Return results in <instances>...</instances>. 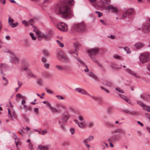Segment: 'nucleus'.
Returning a JSON list of instances; mask_svg holds the SVG:
<instances>
[{
  "label": "nucleus",
  "mask_w": 150,
  "mask_h": 150,
  "mask_svg": "<svg viewBox=\"0 0 150 150\" xmlns=\"http://www.w3.org/2000/svg\"><path fill=\"white\" fill-rule=\"evenodd\" d=\"M105 125L111 127H115V125L112 123L110 122H105Z\"/></svg>",
  "instance_id": "nucleus-28"
},
{
  "label": "nucleus",
  "mask_w": 150,
  "mask_h": 150,
  "mask_svg": "<svg viewBox=\"0 0 150 150\" xmlns=\"http://www.w3.org/2000/svg\"><path fill=\"white\" fill-rule=\"evenodd\" d=\"M18 133L19 134L21 135H23L24 133V132L22 129H21L20 131H19Z\"/></svg>",
  "instance_id": "nucleus-61"
},
{
  "label": "nucleus",
  "mask_w": 150,
  "mask_h": 150,
  "mask_svg": "<svg viewBox=\"0 0 150 150\" xmlns=\"http://www.w3.org/2000/svg\"><path fill=\"white\" fill-rule=\"evenodd\" d=\"M22 23L23 24H24L25 26H27L28 25L27 22L25 20H23L22 21Z\"/></svg>",
  "instance_id": "nucleus-58"
},
{
  "label": "nucleus",
  "mask_w": 150,
  "mask_h": 150,
  "mask_svg": "<svg viewBox=\"0 0 150 150\" xmlns=\"http://www.w3.org/2000/svg\"><path fill=\"white\" fill-rule=\"evenodd\" d=\"M33 31L35 32L37 34H41V32L37 29L36 27H35V28H34Z\"/></svg>",
  "instance_id": "nucleus-30"
},
{
  "label": "nucleus",
  "mask_w": 150,
  "mask_h": 150,
  "mask_svg": "<svg viewBox=\"0 0 150 150\" xmlns=\"http://www.w3.org/2000/svg\"><path fill=\"white\" fill-rule=\"evenodd\" d=\"M124 50L127 53L129 54L131 53V51L127 47H125L124 48Z\"/></svg>",
  "instance_id": "nucleus-33"
},
{
  "label": "nucleus",
  "mask_w": 150,
  "mask_h": 150,
  "mask_svg": "<svg viewBox=\"0 0 150 150\" xmlns=\"http://www.w3.org/2000/svg\"><path fill=\"white\" fill-rule=\"evenodd\" d=\"M119 96L121 98L125 101L126 102L129 104L131 103V101L130 99L127 98V96L121 94H119Z\"/></svg>",
  "instance_id": "nucleus-14"
},
{
  "label": "nucleus",
  "mask_w": 150,
  "mask_h": 150,
  "mask_svg": "<svg viewBox=\"0 0 150 150\" xmlns=\"http://www.w3.org/2000/svg\"><path fill=\"white\" fill-rule=\"evenodd\" d=\"M97 101H98V102L100 104L102 103L103 102V100L101 98L99 97Z\"/></svg>",
  "instance_id": "nucleus-53"
},
{
  "label": "nucleus",
  "mask_w": 150,
  "mask_h": 150,
  "mask_svg": "<svg viewBox=\"0 0 150 150\" xmlns=\"http://www.w3.org/2000/svg\"><path fill=\"white\" fill-rule=\"evenodd\" d=\"M70 131L72 134H74L75 132V129L74 128H71L70 129Z\"/></svg>",
  "instance_id": "nucleus-49"
},
{
  "label": "nucleus",
  "mask_w": 150,
  "mask_h": 150,
  "mask_svg": "<svg viewBox=\"0 0 150 150\" xmlns=\"http://www.w3.org/2000/svg\"><path fill=\"white\" fill-rule=\"evenodd\" d=\"M57 27L59 30L63 32H66L68 30L67 25L64 23H58L57 25Z\"/></svg>",
  "instance_id": "nucleus-6"
},
{
  "label": "nucleus",
  "mask_w": 150,
  "mask_h": 150,
  "mask_svg": "<svg viewBox=\"0 0 150 150\" xmlns=\"http://www.w3.org/2000/svg\"><path fill=\"white\" fill-rule=\"evenodd\" d=\"M89 141V140L88 139V138H87L84 140L83 142L84 143H86Z\"/></svg>",
  "instance_id": "nucleus-62"
},
{
  "label": "nucleus",
  "mask_w": 150,
  "mask_h": 150,
  "mask_svg": "<svg viewBox=\"0 0 150 150\" xmlns=\"http://www.w3.org/2000/svg\"><path fill=\"white\" fill-rule=\"evenodd\" d=\"M19 23L18 22H16L15 23H12L10 25L11 26V27L12 28H15L16 27L17 25H18Z\"/></svg>",
  "instance_id": "nucleus-40"
},
{
  "label": "nucleus",
  "mask_w": 150,
  "mask_h": 150,
  "mask_svg": "<svg viewBox=\"0 0 150 150\" xmlns=\"http://www.w3.org/2000/svg\"><path fill=\"white\" fill-rule=\"evenodd\" d=\"M101 2L102 5L105 4L108 5L110 2V0H101Z\"/></svg>",
  "instance_id": "nucleus-20"
},
{
  "label": "nucleus",
  "mask_w": 150,
  "mask_h": 150,
  "mask_svg": "<svg viewBox=\"0 0 150 150\" xmlns=\"http://www.w3.org/2000/svg\"><path fill=\"white\" fill-rule=\"evenodd\" d=\"M82 90V88H77L75 89L76 91L77 92H78L80 93H81Z\"/></svg>",
  "instance_id": "nucleus-45"
},
{
  "label": "nucleus",
  "mask_w": 150,
  "mask_h": 150,
  "mask_svg": "<svg viewBox=\"0 0 150 150\" xmlns=\"http://www.w3.org/2000/svg\"><path fill=\"white\" fill-rule=\"evenodd\" d=\"M74 3L73 0H65L58 2L55 8L56 13L57 14H61L64 18H71L72 13L70 7L73 6Z\"/></svg>",
  "instance_id": "nucleus-1"
},
{
  "label": "nucleus",
  "mask_w": 150,
  "mask_h": 150,
  "mask_svg": "<svg viewBox=\"0 0 150 150\" xmlns=\"http://www.w3.org/2000/svg\"><path fill=\"white\" fill-rule=\"evenodd\" d=\"M101 88L102 89L104 90V91H105L107 93H109V92L108 90L106 88H105L103 87H101Z\"/></svg>",
  "instance_id": "nucleus-59"
},
{
  "label": "nucleus",
  "mask_w": 150,
  "mask_h": 150,
  "mask_svg": "<svg viewBox=\"0 0 150 150\" xmlns=\"http://www.w3.org/2000/svg\"><path fill=\"white\" fill-rule=\"evenodd\" d=\"M113 133H119L120 134L122 133L125 135L123 130L121 128H118L115 130L114 131L112 132V133L113 134Z\"/></svg>",
  "instance_id": "nucleus-16"
},
{
  "label": "nucleus",
  "mask_w": 150,
  "mask_h": 150,
  "mask_svg": "<svg viewBox=\"0 0 150 150\" xmlns=\"http://www.w3.org/2000/svg\"><path fill=\"white\" fill-rule=\"evenodd\" d=\"M95 13L98 14V16L99 17H100L102 16V13L101 12L98 11H96Z\"/></svg>",
  "instance_id": "nucleus-46"
},
{
  "label": "nucleus",
  "mask_w": 150,
  "mask_h": 150,
  "mask_svg": "<svg viewBox=\"0 0 150 150\" xmlns=\"http://www.w3.org/2000/svg\"><path fill=\"white\" fill-rule=\"evenodd\" d=\"M91 4L94 6H96V2L97 0H89Z\"/></svg>",
  "instance_id": "nucleus-29"
},
{
  "label": "nucleus",
  "mask_w": 150,
  "mask_h": 150,
  "mask_svg": "<svg viewBox=\"0 0 150 150\" xmlns=\"http://www.w3.org/2000/svg\"><path fill=\"white\" fill-rule=\"evenodd\" d=\"M113 57L115 59L120 60H122L123 59L122 57H120V56L117 54L114 55L113 56Z\"/></svg>",
  "instance_id": "nucleus-27"
},
{
  "label": "nucleus",
  "mask_w": 150,
  "mask_h": 150,
  "mask_svg": "<svg viewBox=\"0 0 150 150\" xmlns=\"http://www.w3.org/2000/svg\"><path fill=\"white\" fill-rule=\"evenodd\" d=\"M19 59L16 56H14L12 58V59L11 61L12 63H18Z\"/></svg>",
  "instance_id": "nucleus-21"
},
{
  "label": "nucleus",
  "mask_w": 150,
  "mask_h": 150,
  "mask_svg": "<svg viewBox=\"0 0 150 150\" xmlns=\"http://www.w3.org/2000/svg\"><path fill=\"white\" fill-rule=\"evenodd\" d=\"M88 75L90 76L92 78H93L94 79H96V76L92 71L89 72L88 73Z\"/></svg>",
  "instance_id": "nucleus-26"
},
{
  "label": "nucleus",
  "mask_w": 150,
  "mask_h": 150,
  "mask_svg": "<svg viewBox=\"0 0 150 150\" xmlns=\"http://www.w3.org/2000/svg\"><path fill=\"white\" fill-rule=\"evenodd\" d=\"M144 45V44L143 43L138 42L135 45V47L136 48L139 49L142 48Z\"/></svg>",
  "instance_id": "nucleus-17"
},
{
  "label": "nucleus",
  "mask_w": 150,
  "mask_h": 150,
  "mask_svg": "<svg viewBox=\"0 0 150 150\" xmlns=\"http://www.w3.org/2000/svg\"><path fill=\"white\" fill-rule=\"evenodd\" d=\"M107 10L108 11H110L115 13H116L118 12V9L117 8L112 5L108 6L107 7Z\"/></svg>",
  "instance_id": "nucleus-10"
},
{
  "label": "nucleus",
  "mask_w": 150,
  "mask_h": 150,
  "mask_svg": "<svg viewBox=\"0 0 150 150\" xmlns=\"http://www.w3.org/2000/svg\"><path fill=\"white\" fill-rule=\"evenodd\" d=\"M7 67V65L4 63H0V68H5Z\"/></svg>",
  "instance_id": "nucleus-36"
},
{
  "label": "nucleus",
  "mask_w": 150,
  "mask_h": 150,
  "mask_svg": "<svg viewBox=\"0 0 150 150\" xmlns=\"http://www.w3.org/2000/svg\"><path fill=\"white\" fill-rule=\"evenodd\" d=\"M56 97L58 99H62L64 100V98L62 97V96H60L59 95H58L56 96Z\"/></svg>",
  "instance_id": "nucleus-52"
},
{
  "label": "nucleus",
  "mask_w": 150,
  "mask_h": 150,
  "mask_svg": "<svg viewBox=\"0 0 150 150\" xmlns=\"http://www.w3.org/2000/svg\"><path fill=\"white\" fill-rule=\"evenodd\" d=\"M56 42L58 43V45L61 47H64V45L59 40H57Z\"/></svg>",
  "instance_id": "nucleus-34"
},
{
  "label": "nucleus",
  "mask_w": 150,
  "mask_h": 150,
  "mask_svg": "<svg viewBox=\"0 0 150 150\" xmlns=\"http://www.w3.org/2000/svg\"><path fill=\"white\" fill-rule=\"evenodd\" d=\"M18 83L19 85L18 87L20 88L22 85V83L19 81H18Z\"/></svg>",
  "instance_id": "nucleus-63"
},
{
  "label": "nucleus",
  "mask_w": 150,
  "mask_h": 150,
  "mask_svg": "<svg viewBox=\"0 0 150 150\" xmlns=\"http://www.w3.org/2000/svg\"><path fill=\"white\" fill-rule=\"evenodd\" d=\"M55 68L58 70L60 71H62L64 69V67H63L62 66L59 65H56Z\"/></svg>",
  "instance_id": "nucleus-24"
},
{
  "label": "nucleus",
  "mask_w": 150,
  "mask_h": 150,
  "mask_svg": "<svg viewBox=\"0 0 150 150\" xmlns=\"http://www.w3.org/2000/svg\"><path fill=\"white\" fill-rule=\"evenodd\" d=\"M139 59L142 63H146L150 60V54L146 53L142 54L140 56Z\"/></svg>",
  "instance_id": "nucleus-3"
},
{
  "label": "nucleus",
  "mask_w": 150,
  "mask_h": 150,
  "mask_svg": "<svg viewBox=\"0 0 150 150\" xmlns=\"http://www.w3.org/2000/svg\"><path fill=\"white\" fill-rule=\"evenodd\" d=\"M90 96L92 99H93V100L96 101H97L98 99V97H97L96 96H91L90 95V96Z\"/></svg>",
  "instance_id": "nucleus-43"
},
{
  "label": "nucleus",
  "mask_w": 150,
  "mask_h": 150,
  "mask_svg": "<svg viewBox=\"0 0 150 150\" xmlns=\"http://www.w3.org/2000/svg\"><path fill=\"white\" fill-rule=\"evenodd\" d=\"M38 38L39 41H41L43 39H44L46 41H49L51 39V36L50 34H43L38 35Z\"/></svg>",
  "instance_id": "nucleus-8"
},
{
  "label": "nucleus",
  "mask_w": 150,
  "mask_h": 150,
  "mask_svg": "<svg viewBox=\"0 0 150 150\" xmlns=\"http://www.w3.org/2000/svg\"><path fill=\"white\" fill-rule=\"evenodd\" d=\"M8 117L9 118L10 120H13V118L12 117V116L11 115V112L9 108H8Z\"/></svg>",
  "instance_id": "nucleus-31"
},
{
  "label": "nucleus",
  "mask_w": 150,
  "mask_h": 150,
  "mask_svg": "<svg viewBox=\"0 0 150 150\" xmlns=\"http://www.w3.org/2000/svg\"><path fill=\"white\" fill-rule=\"evenodd\" d=\"M38 83L39 85H42L43 83V81L42 80L40 79H37Z\"/></svg>",
  "instance_id": "nucleus-39"
},
{
  "label": "nucleus",
  "mask_w": 150,
  "mask_h": 150,
  "mask_svg": "<svg viewBox=\"0 0 150 150\" xmlns=\"http://www.w3.org/2000/svg\"><path fill=\"white\" fill-rule=\"evenodd\" d=\"M47 129H45L43 130H42L40 129V131L39 132V133L42 135H44L47 133Z\"/></svg>",
  "instance_id": "nucleus-22"
},
{
  "label": "nucleus",
  "mask_w": 150,
  "mask_h": 150,
  "mask_svg": "<svg viewBox=\"0 0 150 150\" xmlns=\"http://www.w3.org/2000/svg\"><path fill=\"white\" fill-rule=\"evenodd\" d=\"M71 69V67L69 66H66L64 67V70H65L67 73L69 74Z\"/></svg>",
  "instance_id": "nucleus-19"
},
{
  "label": "nucleus",
  "mask_w": 150,
  "mask_h": 150,
  "mask_svg": "<svg viewBox=\"0 0 150 150\" xmlns=\"http://www.w3.org/2000/svg\"><path fill=\"white\" fill-rule=\"evenodd\" d=\"M0 2L4 5L6 2V0H0Z\"/></svg>",
  "instance_id": "nucleus-64"
},
{
  "label": "nucleus",
  "mask_w": 150,
  "mask_h": 150,
  "mask_svg": "<svg viewBox=\"0 0 150 150\" xmlns=\"http://www.w3.org/2000/svg\"><path fill=\"white\" fill-rule=\"evenodd\" d=\"M116 90L118 91V92L122 93H124L123 91L122 90H121L120 88H116Z\"/></svg>",
  "instance_id": "nucleus-48"
},
{
  "label": "nucleus",
  "mask_w": 150,
  "mask_h": 150,
  "mask_svg": "<svg viewBox=\"0 0 150 150\" xmlns=\"http://www.w3.org/2000/svg\"><path fill=\"white\" fill-rule=\"evenodd\" d=\"M123 111L126 113L129 114L130 115H137V112L134 111H129L127 109L123 110Z\"/></svg>",
  "instance_id": "nucleus-15"
},
{
  "label": "nucleus",
  "mask_w": 150,
  "mask_h": 150,
  "mask_svg": "<svg viewBox=\"0 0 150 150\" xmlns=\"http://www.w3.org/2000/svg\"><path fill=\"white\" fill-rule=\"evenodd\" d=\"M10 18L11 17L10 16L8 18V23L10 25L12 23H13L14 22V21L13 19H11Z\"/></svg>",
  "instance_id": "nucleus-32"
},
{
  "label": "nucleus",
  "mask_w": 150,
  "mask_h": 150,
  "mask_svg": "<svg viewBox=\"0 0 150 150\" xmlns=\"http://www.w3.org/2000/svg\"><path fill=\"white\" fill-rule=\"evenodd\" d=\"M49 146H43L41 145L38 146L39 149L40 150H49Z\"/></svg>",
  "instance_id": "nucleus-18"
},
{
  "label": "nucleus",
  "mask_w": 150,
  "mask_h": 150,
  "mask_svg": "<svg viewBox=\"0 0 150 150\" xmlns=\"http://www.w3.org/2000/svg\"><path fill=\"white\" fill-rule=\"evenodd\" d=\"M137 103L139 105H140L142 107H144L145 105L141 101H137Z\"/></svg>",
  "instance_id": "nucleus-44"
},
{
  "label": "nucleus",
  "mask_w": 150,
  "mask_h": 150,
  "mask_svg": "<svg viewBox=\"0 0 150 150\" xmlns=\"http://www.w3.org/2000/svg\"><path fill=\"white\" fill-rule=\"evenodd\" d=\"M78 119L81 121H83V118L81 116H79L78 117Z\"/></svg>",
  "instance_id": "nucleus-60"
},
{
  "label": "nucleus",
  "mask_w": 150,
  "mask_h": 150,
  "mask_svg": "<svg viewBox=\"0 0 150 150\" xmlns=\"http://www.w3.org/2000/svg\"><path fill=\"white\" fill-rule=\"evenodd\" d=\"M93 125V123L92 122H90L88 124V126L89 127H92Z\"/></svg>",
  "instance_id": "nucleus-54"
},
{
  "label": "nucleus",
  "mask_w": 150,
  "mask_h": 150,
  "mask_svg": "<svg viewBox=\"0 0 150 150\" xmlns=\"http://www.w3.org/2000/svg\"><path fill=\"white\" fill-rule=\"evenodd\" d=\"M145 108L147 110V111L150 112V106L145 105L144 106Z\"/></svg>",
  "instance_id": "nucleus-51"
},
{
  "label": "nucleus",
  "mask_w": 150,
  "mask_h": 150,
  "mask_svg": "<svg viewBox=\"0 0 150 150\" xmlns=\"http://www.w3.org/2000/svg\"><path fill=\"white\" fill-rule=\"evenodd\" d=\"M134 11V9L133 8H132L127 10V11H125V13H124L123 14L122 18H125L127 16L129 18H130L129 16L133 13Z\"/></svg>",
  "instance_id": "nucleus-9"
},
{
  "label": "nucleus",
  "mask_w": 150,
  "mask_h": 150,
  "mask_svg": "<svg viewBox=\"0 0 150 150\" xmlns=\"http://www.w3.org/2000/svg\"><path fill=\"white\" fill-rule=\"evenodd\" d=\"M79 127L81 129H83L84 127V126L83 123L81 122H79L78 125Z\"/></svg>",
  "instance_id": "nucleus-38"
},
{
  "label": "nucleus",
  "mask_w": 150,
  "mask_h": 150,
  "mask_svg": "<svg viewBox=\"0 0 150 150\" xmlns=\"http://www.w3.org/2000/svg\"><path fill=\"white\" fill-rule=\"evenodd\" d=\"M11 115L12 116V117L13 118V117L16 119L17 118V116L16 113L14 112H12L11 114Z\"/></svg>",
  "instance_id": "nucleus-42"
},
{
  "label": "nucleus",
  "mask_w": 150,
  "mask_h": 150,
  "mask_svg": "<svg viewBox=\"0 0 150 150\" xmlns=\"http://www.w3.org/2000/svg\"><path fill=\"white\" fill-rule=\"evenodd\" d=\"M28 74L30 76L33 77L34 78L36 77V76L34 75L32 72L30 70H28L27 71Z\"/></svg>",
  "instance_id": "nucleus-23"
},
{
  "label": "nucleus",
  "mask_w": 150,
  "mask_h": 150,
  "mask_svg": "<svg viewBox=\"0 0 150 150\" xmlns=\"http://www.w3.org/2000/svg\"><path fill=\"white\" fill-rule=\"evenodd\" d=\"M34 111L35 112L36 114H38L39 112V111L38 110V108H34Z\"/></svg>",
  "instance_id": "nucleus-57"
},
{
  "label": "nucleus",
  "mask_w": 150,
  "mask_h": 150,
  "mask_svg": "<svg viewBox=\"0 0 150 150\" xmlns=\"http://www.w3.org/2000/svg\"><path fill=\"white\" fill-rule=\"evenodd\" d=\"M81 94L87 95L88 96H90V94H89L85 90L83 89V90H82L81 93Z\"/></svg>",
  "instance_id": "nucleus-35"
},
{
  "label": "nucleus",
  "mask_w": 150,
  "mask_h": 150,
  "mask_svg": "<svg viewBox=\"0 0 150 150\" xmlns=\"http://www.w3.org/2000/svg\"><path fill=\"white\" fill-rule=\"evenodd\" d=\"M142 30L146 33H148L150 32V24L147 23L144 25Z\"/></svg>",
  "instance_id": "nucleus-13"
},
{
  "label": "nucleus",
  "mask_w": 150,
  "mask_h": 150,
  "mask_svg": "<svg viewBox=\"0 0 150 150\" xmlns=\"http://www.w3.org/2000/svg\"><path fill=\"white\" fill-rule=\"evenodd\" d=\"M41 60L42 62H45L47 61V59L45 57H43L42 58Z\"/></svg>",
  "instance_id": "nucleus-55"
},
{
  "label": "nucleus",
  "mask_w": 150,
  "mask_h": 150,
  "mask_svg": "<svg viewBox=\"0 0 150 150\" xmlns=\"http://www.w3.org/2000/svg\"><path fill=\"white\" fill-rule=\"evenodd\" d=\"M45 89L46 90L47 92L50 94H53L54 93L53 92L50 90H49L48 89L46 88Z\"/></svg>",
  "instance_id": "nucleus-47"
},
{
  "label": "nucleus",
  "mask_w": 150,
  "mask_h": 150,
  "mask_svg": "<svg viewBox=\"0 0 150 150\" xmlns=\"http://www.w3.org/2000/svg\"><path fill=\"white\" fill-rule=\"evenodd\" d=\"M43 53L44 55L48 56V52L46 50H44L43 51Z\"/></svg>",
  "instance_id": "nucleus-56"
},
{
  "label": "nucleus",
  "mask_w": 150,
  "mask_h": 150,
  "mask_svg": "<svg viewBox=\"0 0 150 150\" xmlns=\"http://www.w3.org/2000/svg\"><path fill=\"white\" fill-rule=\"evenodd\" d=\"M50 64L49 63H45L44 64V67L46 69H49V68Z\"/></svg>",
  "instance_id": "nucleus-50"
},
{
  "label": "nucleus",
  "mask_w": 150,
  "mask_h": 150,
  "mask_svg": "<svg viewBox=\"0 0 150 150\" xmlns=\"http://www.w3.org/2000/svg\"><path fill=\"white\" fill-rule=\"evenodd\" d=\"M56 55L57 58L59 60L63 59L65 62H68L69 61L68 57L62 51L58 52Z\"/></svg>",
  "instance_id": "nucleus-5"
},
{
  "label": "nucleus",
  "mask_w": 150,
  "mask_h": 150,
  "mask_svg": "<svg viewBox=\"0 0 150 150\" xmlns=\"http://www.w3.org/2000/svg\"><path fill=\"white\" fill-rule=\"evenodd\" d=\"M50 109H51L52 111L54 112H58V110L56 108H54L52 107H51Z\"/></svg>",
  "instance_id": "nucleus-41"
},
{
  "label": "nucleus",
  "mask_w": 150,
  "mask_h": 150,
  "mask_svg": "<svg viewBox=\"0 0 150 150\" xmlns=\"http://www.w3.org/2000/svg\"><path fill=\"white\" fill-rule=\"evenodd\" d=\"M125 70L126 72H127L131 75L134 76L137 78H140V77L138 74H137L135 72L132 70L130 69L129 68H126L125 69Z\"/></svg>",
  "instance_id": "nucleus-11"
},
{
  "label": "nucleus",
  "mask_w": 150,
  "mask_h": 150,
  "mask_svg": "<svg viewBox=\"0 0 150 150\" xmlns=\"http://www.w3.org/2000/svg\"><path fill=\"white\" fill-rule=\"evenodd\" d=\"M74 45L75 48V50L77 51L79 50V46H81V45L79 43L77 42L74 43Z\"/></svg>",
  "instance_id": "nucleus-25"
},
{
  "label": "nucleus",
  "mask_w": 150,
  "mask_h": 150,
  "mask_svg": "<svg viewBox=\"0 0 150 150\" xmlns=\"http://www.w3.org/2000/svg\"><path fill=\"white\" fill-rule=\"evenodd\" d=\"M30 35L32 38L33 40H35L36 39V37H35L34 35V34L32 33H30Z\"/></svg>",
  "instance_id": "nucleus-37"
},
{
  "label": "nucleus",
  "mask_w": 150,
  "mask_h": 150,
  "mask_svg": "<svg viewBox=\"0 0 150 150\" xmlns=\"http://www.w3.org/2000/svg\"><path fill=\"white\" fill-rule=\"evenodd\" d=\"M99 49L97 48H91L87 50V52L89 53V55L90 56L91 59L92 57L96 55L98 53Z\"/></svg>",
  "instance_id": "nucleus-7"
},
{
  "label": "nucleus",
  "mask_w": 150,
  "mask_h": 150,
  "mask_svg": "<svg viewBox=\"0 0 150 150\" xmlns=\"http://www.w3.org/2000/svg\"><path fill=\"white\" fill-rule=\"evenodd\" d=\"M73 28L75 31L77 32H83L86 30V25L83 22L74 24Z\"/></svg>",
  "instance_id": "nucleus-2"
},
{
  "label": "nucleus",
  "mask_w": 150,
  "mask_h": 150,
  "mask_svg": "<svg viewBox=\"0 0 150 150\" xmlns=\"http://www.w3.org/2000/svg\"><path fill=\"white\" fill-rule=\"evenodd\" d=\"M74 57L76 58L80 64L79 65V68L82 71L84 70V71L86 72H88L89 70L87 68V66L86 65L85 63L81 60L80 58L76 57L75 56H74Z\"/></svg>",
  "instance_id": "nucleus-4"
},
{
  "label": "nucleus",
  "mask_w": 150,
  "mask_h": 150,
  "mask_svg": "<svg viewBox=\"0 0 150 150\" xmlns=\"http://www.w3.org/2000/svg\"><path fill=\"white\" fill-rule=\"evenodd\" d=\"M70 117L69 114L67 112L64 113L62 117V123H66Z\"/></svg>",
  "instance_id": "nucleus-12"
}]
</instances>
